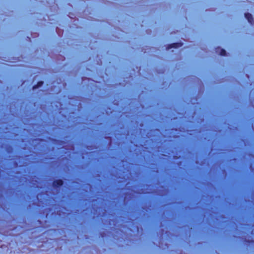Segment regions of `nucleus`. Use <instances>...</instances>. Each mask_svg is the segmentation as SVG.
Wrapping results in <instances>:
<instances>
[{"label": "nucleus", "mask_w": 254, "mask_h": 254, "mask_svg": "<svg viewBox=\"0 0 254 254\" xmlns=\"http://www.w3.org/2000/svg\"><path fill=\"white\" fill-rule=\"evenodd\" d=\"M217 49H220V55H221V56H226V51L223 49H220L219 47H217Z\"/></svg>", "instance_id": "nucleus-5"}, {"label": "nucleus", "mask_w": 254, "mask_h": 254, "mask_svg": "<svg viewBox=\"0 0 254 254\" xmlns=\"http://www.w3.org/2000/svg\"><path fill=\"white\" fill-rule=\"evenodd\" d=\"M52 185L54 188H58L64 185V181L62 179L55 180L53 181Z\"/></svg>", "instance_id": "nucleus-1"}, {"label": "nucleus", "mask_w": 254, "mask_h": 254, "mask_svg": "<svg viewBox=\"0 0 254 254\" xmlns=\"http://www.w3.org/2000/svg\"><path fill=\"white\" fill-rule=\"evenodd\" d=\"M43 83H44L43 81H38L36 85H35L33 86V89H35L38 88L39 87H41V86L43 85Z\"/></svg>", "instance_id": "nucleus-4"}, {"label": "nucleus", "mask_w": 254, "mask_h": 254, "mask_svg": "<svg viewBox=\"0 0 254 254\" xmlns=\"http://www.w3.org/2000/svg\"><path fill=\"white\" fill-rule=\"evenodd\" d=\"M183 46V43H174L168 45L166 47V49L169 50L171 48H177L179 47H181Z\"/></svg>", "instance_id": "nucleus-2"}, {"label": "nucleus", "mask_w": 254, "mask_h": 254, "mask_svg": "<svg viewBox=\"0 0 254 254\" xmlns=\"http://www.w3.org/2000/svg\"><path fill=\"white\" fill-rule=\"evenodd\" d=\"M245 17L248 20V22L252 24L254 23V19L252 15L250 13H245Z\"/></svg>", "instance_id": "nucleus-3"}]
</instances>
